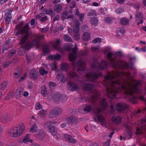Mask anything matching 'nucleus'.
Here are the masks:
<instances>
[{"label":"nucleus","instance_id":"f3484780","mask_svg":"<svg viewBox=\"0 0 146 146\" xmlns=\"http://www.w3.org/2000/svg\"><path fill=\"white\" fill-rule=\"evenodd\" d=\"M68 75L71 78L74 79L76 81L80 80L79 77L77 76L75 72L73 71H71L69 72L68 74Z\"/></svg>","mask_w":146,"mask_h":146},{"label":"nucleus","instance_id":"423d86ee","mask_svg":"<svg viewBox=\"0 0 146 146\" xmlns=\"http://www.w3.org/2000/svg\"><path fill=\"white\" fill-rule=\"evenodd\" d=\"M88 54L86 51H82L79 52L80 61L76 64L77 67L79 70H83L86 68L85 63L82 59L85 58Z\"/></svg>","mask_w":146,"mask_h":146},{"label":"nucleus","instance_id":"13d9d810","mask_svg":"<svg viewBox=\"0 0 146 146\" xmlns=\"http://www.w3.org/2000/svg\"><path fill=\"white\" fill-rule=\"evenodd\" d=\"M10 64V62L7 61L4 62L3 64V67L4 68L8 67Z\"/></svg>","mask_w":146,"mask_h":146},{"label":"nucleus","instance_id":"052dcab7","mask_svg":"<svg viewBox=\"0 0 146 146\" xmlns=\"http://www.w3.org/2000/svg\"><path fill=\"white\" fill-rule=\"evenodd\" d=\"M60 94L59 93L56 94L55 97V101H58L60 96Z\"/></svg>","mask_w":146,"mask_h":146},{"label":"nucleus","instance_id":"c9c22d12","mask_svg":"<svg viewBox=\"0 0 146 146\" xmlns=\"http://www.w3.org/2000/svg\"><path fill=\"white\" fill-rule=\"evenodd\" d=\"M41 94L44 97H45L47 94V90L45 85H43L41 88Z\"/></svg>","mask_w":146,"mask_h":146},{"label":"nucleus","instance_id":"6ab92c4d","mask_svg":"<svg viewBox=\"0 0 146 146\" xmlns=\"http://www.w3.org/2000/svg\"><path fill=\"white\" fill-rule=\"evenodd\" d=\"M31 44L27 43L25 46H21L19 48V51H21L22 53H24L25 49L28 50L30 49L31 47Z\"/></svg>","mask_w":146,"mask_h":146},{"label":"nucleus","instance_id":"393cba45","mask_svg":"<svg viewBox=\"0 0 146 146\" xmlns=\"http://www.w3.org/2000/svg\"><path fill=\"white\" fill-rule=\"evenodd\" d=\"M62 8V5L61 4H59L55 5L54 9V11L55 12L59 13L61 11Z\"/></svg>","mask_w":146,"mask_h":146},{"label":"nucleus","instance_id":"2f4dec72","mask_svg":"<svg viewBox=\"0 0 146 146\" xmlns=\"http://www.w3.org/2000/svg\"><path fill=\"white\" fill-rule=\"evenodd\" d=\"M75 14L78 16L80 21L83 20L84 19V15L83 14L80 13L78 9H76L75 11Z\"/></svg>","mask_w":146,"mask_h":146},{"label":"nucleus","instance_id":"f257e3e1","mask_svg":"<svg viewBox=\"0 0 146 146\" xmlns=\"http://www.w3.org/2000/svg\"><path fill=\"white\" fill-rule=\"evenodd\" d=\"M130 73L128 72H121L117 74V76L106 88L107 96L110 98H113L116 94L122 91L127 95H129V100L133 103L136 104L138 98L133 96L134 93L141 94L142 90L139 88L138 85L141 84V81L135 80V84L131 85L130 84L126 82L124 79L125 76H129Z\"/></svg>","mask_w":146,"mask_h":146},{"label":"nucleus","instance_id":"bb28decb","mask_svg":"<svg viewBox=\"0 0 146 146\" xmlns=\"http://www.w3.org/2000/svg\"><path fill=\"white\" fill-rule=\"evenodd\" d=\"M44 133L43 130H41L39 131V132L37 133L36 135V137L39 139H42L44 137Z\"/></svg>","mask_w":146,"mask_h":146},{"label":"nucleus","instance_id":"c03bdc74","mask_svg":"<svg viewBox=\"0 0 146 146\" xmlns=\"http://www.w3.org/2000/svg\"><path fill=\"white\" fill-rule=\"evenodd\" d=\"M11 16L10 14H8L5 19V22L6 24H9L11 19Z\"/></svg>","mask_w":146,"mask_h":146},{"label":"nucleus","instance_id":"aec40b11","mask_svg":"<svg viewBox=\"0 0 146 146\" xmlns=\"http://www.w3.org/2000/svg\"><path fill=\"white\" fill-rule=\"evenodd\" d=\"M80 27V23L78 20V19L75 20L74 23L73 27V31L74 33L78 32Z\"/></svg>","mask_w":146,"mask_h":146},{"label":"nucleus","instance_id":"e2e57ef3","mask_svg":"<svg viewBox=\"0 0 146 146\" xmlns=\"http://www.w3.org/2000/svg\"><path fill=\"white\" fill-rule=\"evenodd\" d=\"M107 11V9L106 8H100V12L103 15H105Z\"/></svg>","mask_w":146,"mask_h":146},{"label":"nucleus","instance_id":"dca6fc26","mask_svg":"<svg viewBox=\"0 0 146 146\" xmlns=\"http://www.w3.org/2000/svg\"><path fill=\"white\" fill-rule=\"evenodd\" d=\"M29 23H27L25 26L22 28H21L20 30V31L21 34H26L28 33L27 32L29 29L30 27L29 26Z\"/></svg>","mask_w":146,"mask_h":146},{"label":"nucleus","instance_id":"3c124183","mask_svg":"<svg viewBox=\"0 0 146 146\" xmlns=\"http://www.w3.org/2000/svg\"><path fill=\"white\" fill-rule=\"evenodd\" d=\"M49 29V27H44L43 28H40V31L42 33H46Z\"/></svg>","mask_w":146,"mask_h":146},{"label":"nucleus","instance_id":"cd10ccee","mask_svg":"<svg viewBox=\"0 0 146 146\" xmlns=\"http://www.w3.org/2000/svg\"><path fill=\"white\" fill-rule=\"evenodd\" d=\"M82 38L83 40L85 41H88L90 39L91 36L89 33L85 32L83 34Z\"/></svg>","mask_w":146,"mask_h":146},{"label":"nucleus","instance_id":"9b49d317","mask_svg":"<svg viewBox=\"0 0 146 146\" xmlns=\"http://www.w3.org/2000/svg\"><path fill=\"white\" fill-rule=\"evenodd\" d=\"M68 89L71 91H74L78 89V86L76 83L72 82H69L67 84Z\"/></svg>","mask_w":146,"mask_h":146},{"label":"nucleus","instance_id":"6e6552de","mask_svg":"<svg viewBox=\"0 0 146 146\" xmlns=\"http://www.w3.org/2000/svg\"><path fill=\"white\" fill-rule=\"evenodd\" d=\"M77 49V46L75 44L74 47L72 49V52L69 54V59L70 62H74L75 61L76 58Z\"/></svg>","mask_w":146,"mask_h":146},{"label":"nucleus","instance_id":"f8f14e48","mask_svg":"<svg viewBox=\"0 0 146 146\" xmlns=\"http://www.w3.org/2000/svg\"><path fill=\"white\" fill-rule=\"evenodd\" d=\"M66 121L72 125L77 124L79 122L78 118L76 117H68Z\"/></svg>","mask_w":146,"mask_h":146},{"label":"nucleus","instance_id":"4d7b16f0","mask_svg":"<svg viewBox=\"0 0 146 146\" xmlns=\"http://www.w3.org/2000/svg\"><path fill=\"white\" fill-rule=\"evenodd\" d=\"M39 114L41 117L44 116L46 114V112L43 110H41L39 112Z\"/></svg>","mask_w":146,"mask_h":146},{"label":"nucleus","instance_id":"0eeeda50","mask_svg":"<svg viewBox=\"0 0 146 146\" xmlns=\"http://www.w3.org/2000/svg\"><path fill=\"white\" fill-rule=\"evenodd\" d=\"M102 110L99 108H98L94 110V112L96 116L94 118L95 120H97L102 125H105L106 123L105 117L103 115L99 114L102 112Z\"/></svg>","mask_w":146,"mask_h":146},{"label":"nucleus","instance_id":"9d476101","mask_svg":"<svg viewBox=\"0 0 146 146\" xmlns=\"http://www.w3.org/2000/svg\"><path fill=\"white\" fill-rule=\"evenodd\" d=\"M135 20L136 21H138L140 20V21L137 23V25L138 26L140 24H142L143 22V15L141 13L138 12L136 11V13L135 14Z\"/></svg>","mask_w":146,"mask_h":146},{"label":"nucleus","instance_id":"ea45409f","mask_svg":"<svg viewBox=\"0 0 146 146\" xmlns=\"http://www.w3.org/2000/svg\"><path fill=\"white\" fill-rule=\"evenodd\" d=\"M59 101L61 102H64L66 101L67 99V98L65 95L60 94Z\"/></svg>","mask_w":146,"mask_h":146},{"label":"nucleus","instance_id":"79ce46f5","mask_svg":"<svg viewBox=\"0 0 146 146\" xmlns=\"http://www.w3.org/2000/svg\"><path fill=\"white\" fill-rule=\"evenodd\" d=\"M21 74L22 72L20 70H19L16 72H15L14 73L15 75L14 76V78L16 79L18 78Z\"/></svg>","mask_w":146,"mask_h":146},{"label":"nucleus","instance_id":"de8ad7c7","mask_svg":"<svg viewBox=\"0 0 146 146\" xmlns=\"http://www.w3.org/2000/svg\"><path fill=\"white\" fill-rule=\"evenodd\" d=\"M60 41L59 40H57L56 43L53 45V47L56 49H57L59 48V45L60 44Z\"/></svg>","mask_w":146,"mask_h":146},{"label":"nucleus","instance_id":"72a5a7b5","mask_svg":"<svg viewBox=\"0 0 146 146\" xmlns=\"http://www.w3.org/2000/svg\"><path fill=\"white\" fill-rule=\"evenodd\" d=\"M23 141L25 143H27L29 142L32 143L33 141L32 139H30L29 135L27 134L24 137Z\"/></svg>","mask_w":146,"mask_h":146},{"label":"nucleus","instance_id":"bf43d9fd","mask_svg":"<svg viewBox=\"0 0 146 146\" xmlns=\"http://www.w3.org/2000/svg\"><path fill=\"white\" fill-rule=\"evenodd\" d=\"M4 119L6 121H8L10 119V115L8 113L6 114L4 117Z\"/></svg>","mask_w":146,"mask_h":146},{"label":"nucleus","instance_id":"39448f33","mask_svg":"<svg viewBox=\"0 0 146 146\" xmlns=\"http://www.w3.org/2000/svg\"><path fill=\"white\" fill-rule=\"evenodd\" d=\"M24 129V125L21 124L18 127L12 128L8 132L10 136L14 137H16L21 135Z\"/></svg>","mask_w":146,"mask_h":146},{"label":"nucleus","instance_id":"f03ea898","mask_svg":"<svg viewBox=\"0 0 146 146\" xmlns=\"http://www.w3.org/2000/svg\"><path fill=\"white\" fill-rule=\"evenodd\" d=\"M116 56V54L111 52H109L107 54L109 64L111 66L116 70V71L108 72L107 75L105 77L104 85L105 88L110 83L111 81H112L117 76V74L121 73L122 70L128 66V63L117 60Z\"/></svg>","mask_w":146,"mask_h":146},{"label":"nucleus","instance_id":"f704fd0d","mask_svg":"<svg viewBox=\"0 0 146 146\" xmlns=\"http://www.w3.org/2000/svg\"><path fill=\"white\" fill-rule=\"evenodd\" d=\"M90 18V22L93 25H96L98 23V20L97 18L95 17H91Z\"/></svg>","mask_w":146,"mask_h":146},{"label":"nucleus","instance_id":"603ef678","mask_svg":"<svg viewBox=\"0 0 146 146\" xmlns=\"http://www.w3.org/2000/svg\"><path fill=\"white\" fill-rule=\"evenodd\" d=\"M55 123H56V122H52L51 121H49L46 122L45 123V125L46 126H47L48 128L50 126H51V125H54Z\"/></svg>","mask_w":146,"mask_h":146},{"label":"nucleus","instance_id":"37998d69","mask_svg":"<svg viewBox=\"0 0 146 146\" xmlns=\"http://www.w3.org/2000/svg\"><path fill=\"white\" fill-rule=\"evenodd\" d=\"M96 13L94 10H91L88 13V15L89 16H94L96 15Z\"/></svg>","mask_w":146,"mask_h":146},{"label":"nucleus","instance_id":"c85d7f7f","mask_svg":"<svg viewBox=\"0 0 146 146\" xmlns=\"http://www.w3.org/2000/svg\"><path fill=\"white\" fill-rule=\"evenodd\" d=\"M120 24L123 25H126L129 24V19L126 18H121L120 20Z\"/></svg>","mask_w":146,"mask_h":146},{"label":"nucleus","instance_id":"b1692460","mask_svg":"<svg viewBox=\"0 0 146 146\" xmlns=\"http://www.w3.org/2000/svg\"><path fill=\"white\" fill-rule=\"evenodd\" d=\"M44 37V36L40 35L37 37L36 38L33 40V43L34 45H38L39 43L40 40L42 39Z\"/></svg>","mask_w":146,"mask_h":146},{"label":"nucleus","instance_id":"a211bd4d","mask_svg":"<svg viewBox=\"0 0 146 146\" xmlns=\"http://www.w3.org/2000/svg\"><path fill=\"white\" fill-rule=\"evenodd\" d=\"M99 106L103 109H106L108 106L107 102L106 101V99L103 98L100 100L99 103Z\"/></svg>","mask_w":146,"mask_h":146},{"label":"nucleus","instance_id":"5701e85b","mask_svg":"<svg viewBox=\"0 0 146 146\" xmlns=\"http://www.w3.org/2000/svg\"><path fill=\"white\" fill-rule=\"evenodd\" d=\"M29 36V33L26 34L21 40L20 42V44L22 46L28 40Z\"/></svg>","mask_w":146,"mask_h":146},{"label":"nucleus","instance_id":"49530a36","mask_svg":"<svg viewBox=\"0 0 146 146\" xmlns=\"http://www.w3.org/2000/svg\"><path fill=\"white\" fill-rule=\"evenodd\" d=\"M39 72L40 74L43 76L48 73V72L46 71L43 68H41L39 70Z\"/></svg>","mask_w":146,"mask_h":146},{"label":"nucleus","instance_id":"20e7f679","mask_svg":"<svg viewBox=\"0 0 146 146\" xmlns=\"http://www.w3.org/2000/svg\"><path fill=\"white\" fill-rule=\"evenodd\" d=\"M93 85L90 83L85 84L83 86V89L85 91H91L92 92L94 91L93 96L91 97L92 104L95 106H98V102L99 100L100 94L97 91L94 90Z\"/></svg>","mask_w":146,"mask_h":146},{"label":"nucleus","instance_id":"473e14b6","mask_svg":"<svg viewBox=\"0 0 146 146\" xmlns=\"http://www.w3.org/2000/svg\"><path fill=\"white\" fill-rule=\"evenodd\" d=\"M92 106L88 104L85 105L84 106L83 110L87 113H89L92 110Z\"/></svg>","mask_w":146,"mask_h":146},{"label":"nucleus","instance_id":"7c9ffc66","mask_svg":"<svg viewBox=\"0 0 146 146\" xmlns=\"http://www.w3.org/2000/svg\"><path fill=\"white\" fill-rule=\"evenodd\" d=\"M23 90L22 88H18L15 92L16 97L17 98H20L21 96Z\"/></svg>","mask_w":146,"mask_h":146},{"label":"nucleus","instance_id":"58836bf2","mask_svg":"<svg viewBox=\"0 0 146 146\" xmlns=\"http://www.w3.org/2000/svg\"><path fill=\"white\" fill-rule=\"evenodd\" d=\"M64 38L65 40L67 42H72L73 41L72 39L67 35H66L64 36Z\"/></svg>","mask_w":146,"mask_h":146},{"label":"nucleus","instance_id":"6e6d98bb","mask_svg":"<svg viewBox=\"0 0 146 146\" xmlns=\"http://www.w3.org/2000/svg\"><path fill=\"white\" fill-rule=\"evenodd\" d=\"M42 108V105L39 102L36 103L35 105V109L36 110H39Z\"/></svg>","mask_w":146,"mask_h":146},{"label":"nucleus","instance_id":"8fccbe9b","mask_svg":"<svg viewBox=\"0 0 146 146\" xmlns=\"http://www.w3.org/2000/svg\"><path fill=\"white\" fill-rule=\"evenodd\" d=\"M50 88L52 89H53L55 87H56V84L54 83L50 82L49 83Z\"/></svg>","mask_w":146,"mask_h":146},{"label":"nucleus","instance_id":"774afa93","mask_svg":"<svg viewBox=\"0 0 146 146\" xmlns=\"http://www.w3.org/2000/svg\"><path fill=\"white\" fill-rule=\"evenodd\" d=\"M7 83L6 82H5L2 83L0 86L1 89H4V88L7 86Z\"/></svg>","mask_w":146,"mask_h":146},{"label":"nucleus","instance_id":"69168bd1","mask_svg":"<svg viewBox=\"0 0 146 146\" xmlns=\"http://www.w3.org/2000/svg\"><path fill=\"white\" fill-rule=\"evenodd\" d=\"M105 21L107 23H111L112 22V19L109 17H106L105 19Z\"/></svg>","mask_w":146,"mask_h":146},{"label":"nucleus","instance_id":"0e129e2a","mask_svg":"<svg viewBox=\"0 0 146 146\" xmlns=\"http://www.w3.org/2000/svg\"><path fill=\"white\" fill-rule=\"evenodd\" d=\"M27 74L25 73L23 76L21 77V78L19 79V82H20L23 81L26 78L27 76Z\"/></svg>","mask_w":146,"mask_h":146},{"label":"nucleus","instance_id":"7ed1b4c3","mask_svg":"<svg viewBox=\"0 0 146 146\" xmlns=\"http://www.w3.org/2000/svg\"><path fill=\"white\" fill-rule=\"evenodd\" d=\"M108 64L104 60L102 61L101 64H99L97 60L94 61L91 65L92 68L95 70L96 72H91L90 73H88L86 75V77L88 80L91 82L97 79L98 77L101 76L102 74L99 72V70H102L107 68Z\"/></svg>","mask_w":146,"mask_h":146},{"label":"nucleus","instance_id":"e433bc0d","mask_svg":"<svg viewBox=\"0 0 146 146\" xmlns=\"http://www.w3.org/2000/svg\"><path fill=\"white\" fill-rule=\"evenodd\" d=\"M67 46H64L63 47V49L66 51H70L71 50V47L73 46L71 44H67Z\"/></svg>","mask_w":146,"mask_h":146},{"label":"nucleus","instance_id":"864d4df0","mask_svg":"<svg viewBox=\"0 0 146 146\" xmlns=\"http://www.w3.org/2000/svg\"><path fill=\"white\" fill-rule=\"evenodd\" d=\"M74 38L76 40H79L80 38V35L78 33H74Z\"/></svg>","mask_w":146,"mask_h":146},{"label":"nucleus","instance_id":"1a4fd4ad","mask_svg":"<svg viewBox=\"0 0 146 146\" xmlns=\"http://www.w3.org/2000/svg\"><path fill=\"white\" fill-rule=\"evenodd\" d=\"M128 107L127 105L124 102L118 103L116 106V110L120 113L125 110L127 109Z\"/></svg>","mask_w":146,"mask_h":146},{"label":"nucleus","instance_id":"4c0bfd02","mask_svg":"<svg viewBox=\"0 0 146 146\" xmlns=\"http://www.w3.org/2000/svg\"><path fill=\"white\" fill-rule=\"evenodd\" d=\"M69 67L68 64L65 62H63L61 64V69L62 70H66Z\"/></svg>","mask_w":146,"mask_h":146},{"label":"nucleus","instance_id":"2eb2a0df","mask_svg":"<svg viewBox=\"0 0 146 146\" xmlns=\"http://www.w3.org/2000/svg\"><path fill=\"white\" fill-rule=\"evenodd\" d=\"M29 75L31 78L34 80H36L38 78V73L35 69L31 70Z\"/></svg>","mask_w":146,"mask_h":146},{"label":"nucleus","instance_id":"ddd939ff","mask_svg":"<svg viewBox=\"0 0 146 146\" xmlns=\"http://www.w3.org/2000/svg\"><path fill=\"white\" fill-rule=\"evenodd\" d=\"M62 110L60 108H57L56 109L52 110L50 112L51 117H54L58 115L61 113Z\"/></svg>","mask_w":146,"mask_h":146},{"label":"nucleus","instance_id":"338daca9","mask_svg":"<svg viewBox=\"0 0 146 146\" xmlns=\"http://www.w3.org/2000/svg\"><path fill=\"white\" fill-rule=\"evenodd\" d=\"M16 53V52L15 50H11L9 52L8 54V56H11L15 54Z\"/></svg>","mask_w":146,"mask_h":146},{"label":"nucleus","instance_id":"a19ab883","mask_svg":"<svg viewBox=\"0 0 146 146\" xmlns=\"http://www.w3.org/2000/svg\"><path fill=\"white\" fill-rule=\"evenodd\" d=\"M50 50V48L49 46L47 45L44 46L42 48V51L45 53H47L49 52Z\"/></svg>","mask_w":146,"mask_h":146},{"label":"nucleus","instance_id":"412c9836","mask_svg":"<svg viewBox=\"0 0 146 146\" xmlns=\"http://www.w3.org/2000/svg\"><path fill=\"white\" fill-rule=\"evenodd\" d=\"M64 136L65 138L70 143L75 144L76 142V140L70 135L66 134L64 135Z\"/></svg>","mask_w":146,"mask_h":146},{"label":"nucleus","instance_id":"a18cd8bd","mask_svg":"<svg viewBox=\"0 0 146 146\" xmlns=\"http://www.w3.org/2000/svg\"><path fill=\"white\" fill-rule=\"evenodd\" d=\"M68 12L67 11H64L63 13V16H62V18L64 19H65L66 18H70L72 16L69 15L68 16Z\"/></svg>","mask_w":146,"mask_h":146},{"label":"nucleus","instance_id":"4be33fe9","mask_svg":"<svg viewBox=\"0 0 146 146\" xmlns=\"http://www.w3.org/2000/svg\"><path fill=\"white\" fill-rule=\"evenodd\" d=\"M121 119V117L117 116L113 117L112 118L113 122L116 124H118L120 123Z\"/></svg>","mask_w":146,"mask_h":146},{"label":"nucleus","instance_id":"5fc2aeb1","mask_svg":"<svg viewBox=\"0 0 146 146\" xmlns=\"http://www.w3.org/2000/svg\"><path fill=\"white\" fill-rule=\"evenodd\" d=\"M140 5L139 3H136L133 5V7L135 9H136L137 11L139 10L140 8Z\"/></svg>","mask_w":146,"mask_h":146},{"label":"nucleus","instance_id":"c756f323","mask_svg":"<svg viewBox=\"0 0 146 146\" xmlns=\"http://www.w3.org/2000/svg\"><path fill=\"white\" fill-rule=\"evenodd\" d=\"M61 55L60 54H57L56 55H50L49 58L53 60H59L61 58Z\"/></svg>","mask_w":146,"mask_h":146},{"label":"nucleus","instance_id":"4468645a","mask_svg":"<svg viewBox=\"0 0 146 146\" xmlns=\"http://www.w3.org/2000/svg\"><path fill=\"white\" fill-rule=\"evenodd\" d=\"M126 132L124 133V136L126 139H128L131 138L132 135V131L129 126H126Z\"/></svg>","mask_w":146,"mask_h":146},{"label":"nucleus","instance_id":"a878e982","mask_svg":"<svg viewBox=\"0 0 146 146\" xmlns=\"http://www.w3.org/2000/svg\"><path fill=\"white\" fill-rule=\"evenodd\" d=\"M49 131L53 135H56L57 133L56 129L52 126H50L48 129Z\"/></svg>","mask_w":146,"mask_h":146},{"label":"nucleus","instance_id":"680f3d73","mask_svg":"<svg viewBox=\"0 0 146 146\" xmlns=\"http://www.w3.org/2000/svg\"><path fill=\"white\" fill-rule=\"evenodd\" d=\"M93 43H96L97 42H101V40L100 38H95L92 41Z\"/></svg>","mask_w":146,"mask_h":146},{"label":"nucleus","instance_id":"09e8293b","mask_svg":"<svg viewBox=\"0 0 146 146\" xmlns=\"http://www.w3.org/2000/svg\"><path fill=\"white\" fill-rule=\"evenodd\" d=\"M37 129V126L34 125H32L30 129V131L32 132H35Z\"/></svg>","mask_w":146,"mask_h":146}]
</instances>
